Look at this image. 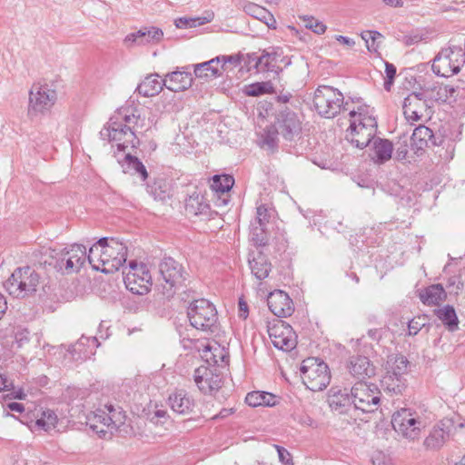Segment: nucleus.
Masks as SVG:
<instances>
[{
  "label": "nucleus",
  "mask_w": 465,
  "mask_h": 465,
  "mask_svg": "<svg viewBox=\"0 0 465 465\" xmlns=\"http://www.w3.org/2000/svg\"><path fill=\"white\" fill-rule=\"evenodd\" d=\"M40 262L53 266L63 274L77 272L86 261V248L83 244H72L57 250L52 247H43L40 251Z\"/></svg>",
  "instance_id": "f257e3e1"
},
{
  "label": "nucleus",
  "mask_w": 465,
  "mask_h": 465,
  "mask_svg": "<svg viewBox=\"0 0 465 465\" xmlns=\"http://www.w3.org/2000/svg\"><path fill=\"white\" fill-rule=\"evenodd\" d=\"M350 132L351 142L358 148H365L374 141L377 133V121L370 115V108L361 105L357 110H350Z\"/></svg>",
  "instance_id": "f03ea898"
},
{
  "label": "nucleus",
  "mask_w": 465,
  "mask_h": 465,
  "mask_svg": "<svg viewBox=\"0 0 465 465\" xmlns=\"http://www.w3.org/2000/svg\"><path fill=\"white\" fill-rule=\"evenodd\" d=\"M313 105L317 113L325 118H334L341 110H349V102L338 89L330 85H320L313 96Z\"/></svg>",
  "instance_id": "7ed1b4c3"
},
{
  "label": "nucleus",
  "mask_w": 465,
  "mask_h": 465,
  "mask_svg": "<svg viewBox=\"0 0 465 465\" xmlns=\"http://www.w3.org/2000/svg\"><path fill=\"white\" fill-rule=\"evenodd\" d=\"M40 284V274L32 267L16 268L5 282L10 295L25 298L34 294Z\"/></svg>",
  "instance_id": "20e7f679"
},
{
  "label": "nucleus",
  "mask_w": 465,
  "mask_h": 465,
  "mask_svg": "<svg viewBox=\"0 0 465 465\" xmlns=\"http://www.w3.org/2000/svg\"><path fill=\"white\" fill-rule=\"evenodd\" d=\"M57 100V93L46 83H35L29 91L27 116L30 119L51 111Z\"/></svg>",
  "instance_id": "39448f33"
},
{
  "label": "nucleus",
  "mask_w": 465,
  "mask_h": 465,
  "mask_svg": "<svg viewBox=\"0 0 465 465\" xmlns=\"http://www.w3.org/2000/svg\"><path fill=\"white\" fill-rule=\"evenodd\" d=\"M304 385L312 391L324 390L331 381L328 365L317 358H307L300 368Z\"/></svg>",
  "instance_id": "423d86ee"
},
{
  "label": "nucleus",
  "mask_w": 465,
  "mask_h": 465,
  "mask_svg": "<svg viewBox=\"0 0 465 465\" xmlns=\"http://www.w3.org/2000/svg\"><path fill=\"white\" fill-rule=\"evenodd\" d=\"M465 64V54L460 46H448L442 48L434 57L432 71L442 77H450L460 71Z\"/></svg>",
  "instance_id": "0eeeda50"
},
{
  "label": "nucleus",
  "mask_w": 465,
  "mask_h": 465,
  "mask_svg": "<svg viewBox=\"0 0 465 465\" xmlns=\"http://www.w3.org/2000/svg\"><path fill=\"white\" fill-rule=\"evenodd\" d=\"M100 136L103 140L115 143L118 154L126 148H137L140 145L139 136L129 131L123 123L114 114L106 125L101 130Z\"/></svg>",
  "instance_id": "6e6552de"
},
{
  "label": "nucleus",
  "mask_w": 465,
  "mask_h": 465,
  "mask_svg": "<svg viewBox=\"0 0 465 465\" xmlns=\"http://www.w3.org/2000/svg\"><path fill=\"white\" fill-rule=\"evenodd\" d=\"M187 316L193 327L203 331L213 332L218 321L216 308L205 299L193 301L188 307Z\"/></svg>",
  "instance_id": "1a4fd4ad"
},
{
  "label": "nucleus",
  "mask_w": 465,
  "mask_h": 465,
  "mask_svg": "<svg viewBox=\"0 0 465 465\" xmlns=\"http://www.w3.org/2000/svg\"><path fill=\"white\" fill-rule=\"evenodd\" d=\"M159 273L164 282L163 294L172 297L176 290L184 285L188 273L184 267L172 257H164L158 265Z\"/></svg>",
  "instance_id": "9d476101"
},
{
  "label": "nucleus",
  "mask_w": 465,
  "mask_h": 465,
  "mask_svg": "<svg viewBox=\"0 0 465 465\" xmlns=\"http://www.w3.org/2000/svg\"><path fill=\"white\" fill-rule=\"evenodd\" d=\"M352 405L362 412H373L381 402V391L373 383L357 381L351 389Z\"/></svg>",
  "instance_id": "9b49d317"
},
{
  "label": "nucleus",
  "mask_w": 465,
  "mask_h": 465,
  "mask_svg": "<svg viewBox=\"0 0 465 465\" xmlns=\"http://www.w3.org/2000/svg\"><path fill=\"white\" fill-rule=\"evenodd\" d=\"M127 270L123 272L125 287L135 294L147 293L152 286V276L147 266L143 263L137 264L132 261Z\"/></svg>",
  "instance_id": "f8f14e48"
},
{
  "label": "nucleus",
  "mask_w": 465,
  "mask_h": 465,
  "mask_svg": "<svg viewBox=\"0 0 465 465\" xmlns=\"http://www.w3.org/2000/svg\"><path fill=\"white\" fill-rule=\"evenodd\" d=\"M127 247L114 238H108L103 244V260L101 272L109 274L117 272L126 262Z\"/></svg>",
  "instance_id": "ddd939ff"
},
{
  "label": "nucleus",
  "mask_w": 465,
  "mask_h": 465,
  "mask_svg": "<svg viewBox=\"0 0 465 465\" xmlns=\"http://www.w3.org/2000/svg\"><path fill=\"white\" fill-rule=\"evenodd\" d=\"M274 124L280 135L287 141L295 140L302 133V120L294 111L286 105L278 110Z\"/></svg>",
  "instance_id": "4468645a"
},
{
  "label": "nucleus",
  "mask_w": 465,
  "mask_h": 465,
  "mask_svg": "<svg viewBox=\"0 0 465 465\" xmlns=\"http://www.w3.org/2000/svg\"><path fill=\"white\" fill-rule=\"evenodd\" d=\"M403 114L408 121L418 122L430 116L431 105L425 93H411L403 101Z\"/></svg>",
  "instance_id": "2eb2a0df"
},
{
  "label": "nucleus",
  "mask_w": 465,
  "mask_h": 465,
  "mask_svg": "<svg viewBox=\"0 0 465 465\" xmlns=\"http://www.w3.org/2000/svg\"><path fill=\"white\" fill-rule=\"evenodd\" d=\"M198 389L204 394L217 391L223 385V374L218 367L200 366L193 373Z\"/></svg>",
  "instance_id": "dca6fc26"
},
{
  "label": "nucleus",
  "mask_w": 465,
  "mask_h": 465,
  "mask_svg": "<svg viewBox=\"0 0 465 465\" xmlns=\"http://www.w3.org/2000/svg\"><path fill=\"white\" fill-rule=\"evenodd\" d=\"M391 424L393 429L406 439L414 440L420 434L421 421L413 417L406 409L393 414Z\"/></svg>",
  "instance_id": "f3484780"
},
{
  "label": "nucleus",
  "mask_w": 465,
  "mask_h": 465,
  "mask_svg": "<svg viewBox=\"0 0 465 465\" xmlns=\"http://www.w3.org/2000/svg\"><path fill=\"white\" fill-rule=\"evenodd\" d=\"M269 337L273 346L284 351H290L296 346V337L292 327L283 321L269 326Z\"/></svg>",
  "instance_id": "a211bd4d"
},
{
  "label": "nucleus",
  "mask_w": 465,
  "mask_h": 465,
  "mask_svg": "<svg viewBox=\"0 0 465 465\" xmlns=\"http://www.w3.org/2000/svg\"><path fill=\"white\" fill-rule=\"evenodd\" d=\"M282 50L272 48L270 50H263L261 55L255 53L248 54L249 63H253V66L257 72H270L279 74L282 68L280 65V58Z\"/></svg>",
  "instance_id": "6ab92c4d"
},
{
  "label": "nucleus",
  "mask_w": 465,
  "mask_h": 465,
  "mask_svg": "<svg viewBox=\"0 0 465 465\" xmlns=\"http://www.w3.org/2000/svg\"><path fill=\"white\" fill-rule=\"evenodd\" d=\"M190 342L192 349L200 353L202 359L209 365L208 367H218L220 361L224 362L227 359L223 348H221L217 342L207 340H194Z\"/></svg>",
  "instance_id": "aec40b11"
},
{
  "label": "nucleus",
  "mask_w": 465,
  "mask_h": 465,
  "mask_svg": "<svg viewBox=\"0 0 465 465\" xmlns=\"http://www.w3.org/2000/svg\"><path fill=\"white\" fill-rule=\"evenodd\" d=\"M270 311L277 317L291 316L294 311L293 302L289 295L281 290L272 292L267 298Z\"/></svg>",
  "instance_id": "412c9836"
},
{
  "label": "nucleus",
  "mask_w": 465,
  "mask_h": 465,
  "mask_svg": "<svg viewBox=\"0 0 465 465\" xmlns=\"http://www.w3.org/2000/svg\"><path fill=\"white\" fill-rule=\"evenodd\" d=\"M114 115L123 123V124L131 132L138 136L143 133L144 127V118L136 108L127 106L118 109Z\"/></svg>",
  "instance_id": "4be33fe9"
},
{
  "label": "nucleus",
  "mask_w": 465,
  "mask_h": 465,
  "mask_svg": "<svg viewBox=\"0 0 465 465\" xmlns=\"http://www.w3.org/2000/svg\"><path fill=\"white\" fill-rule=\"evenodd\" d=\"M163 36V31L157 27H143L135 33L126 35L124 38V44L127 47H133L134 45L158 43Z\"/></svg>",
  "instance_id": "5701e85b"
},
{
  "label": "nucleus",
  "mask_w": 465,
  "mask_h": 465,
  "mask_svg": "<svg viewBox=\"0 0 465 465\" xmlns=\"http://www.w3.org/2000/svg\"><path fill=\"white\" fill-rule=\"evenodd\" d=\"M411 147L416 151H422L430 145L436 146L441 143V139L435 137L432 130L425 125L416 127L411 137Z\"/></svg>",
  "instance_id": "b1692460"
},
{
  "label": "nucleus",
  "mask_w": 465,
  "mask_h": 465,
  "mask_svg": "<svg viewBox=\"0 0 465 465\" xmlns=\"http://www.w3.org/2000/svg\"><path fill=\"white\" fill-rule=\"evenodd\" d=\"M98 345L96 337L83 335L74 344L70 345L67 351L74 360H85L94 353V350Z\"/></svg>",
  "instance_id": "393cba45"
},
{
  "label": "nucleus",
  "mask_w": 465,
  "mask_h": 465,
  "mask_svg": "<svg viewBox=\"0 0 465 465\" xmlns=\"http://www.w3.org/2000/svg\"><path fill=\"white\" fill-rule=\"evenodd\" d=\"M185 212L189 216H201L208 218L213 212L204 195L194 193L185 201Z\"/></svg>",
  "instance_id": "a878e982"
},
{
  "label": "nucleus",
  "mask_w": 465,
  "mask_h": 465,
  "mask_svg": "<svg viewBox=\"0 0 465 465\" xmlns=\"http://www.w3.org/2000/svg\"><path fill=\"white\" fill-rule=\"evenodd\" d=\"M327 401L331 411L345 413L352 405L351 393L349 394L347 389L331 388Z\"/></svg>",
  "instance_id": "bb28decb"
},
{
  "label": "nucleus",
  "mask_w": 465,
  "mask_h": 465,
  "mask_svg": "<svg viewBox=\"0 0 465 465\" xmlns=\"http://www.w3.org/2000/svg\"><path fill=\"white\" fill-rule=\"evenodd\" d=\"M348 368L350 373L360 381L375 374V368L365 356L351 357Z\"/></svg>",
  "instance_id": "cd10ccee"
},
{
  "label": "nucleus",
  "mask_w": 465,
  "mask_h": 465,
  "mask_svg": "<svg viewBox=\"0 0 465 465\" xmlns=\"http://www.w3.org/2000/svg\"><path fill=\"white\" fill-rule=\"evenodd\" d=\"M165 87L172 92H182L191 87L192 74L187 71H174L167 74L164 79Z\"/></svg>",
  "instance_id": "c85d7f7f"
},
{
  "label": "nucleus",
  "mask_w": 465,
  "mask_h": 465,
  "mask_svg": "<svg viewBox=\"0 0 465 465\" xmlns=\"http://www.w3.org/2000/svg\"><path fill=\"white\" fill-rule=\"evenodd\" d=\"M446 422L443 420L437 423L430 434L424 440V446L428 450H440L447 441L450 431L446 430Z\"/></svg>",
  "instance_id": "c756f323"
},
{
  "label": "nucleus",
  "mask_w": 465,
  "mask_h": 465,
  "mask_svg": "<svg viewBox=\"0 0 465 465\" xmlns=\"http://www.w3.org/2000/svg\"><path fill=\"white\" fill-rule=\"evenodd\" d=\"M115 157L124 173L137 174L143 181L146 180L148 177L146 168L137 157L133 156L131 153H124L123 158L116 153Z\"/></svg>",
  "instance_id": "7c9ffc66"
},
{
  "label": "nucleus",
  "mask_w": 465,
  "mask_h": 465,
  "mask_svg": "<svg viewBox=\"0 0 465 465\" xmlns=\"http://www.w3.org/2000/svg\"><path fill=\"white\" fill-rule=\"evenodd\" d=\"M104 409L107 431L109 430L112 434L113 430H121V427L124 426L126 421V414L123 408L107 404Z\"/></svg>",
  "instance_id": "2f4dec72"
},
{
  "label": "nucleus",
  "mask_w": 465,
  "mask_h": 465,
  "mask_svg": "<svg viewBox=\"0 0 465 465\" xmlns=\"http://www.w3.org/2000/svg\"><path fill=\"white\" fill-rule=\"evenodd\" d=\"M169 405L179 414H188L193 411V400L184 391H176L169 396Z\"/></svg>",
  "instance_id": "473e14b6"
},
{
  "label": "nucleus",
  "mask_w": 465,
  "mask_h": 465,
  "mask_svg": "<svg viewBox=\"0 0 465 465\" xmlns=\"http://www.w3.org/2000/svg\"><path fill=\"white\" fill-rule=\"evenodd\" d=\"M447 297L443 286L440 283L431 284L420 291L419 298L425 305H439Z\"/></svg>",
  "instance_id": "72a5a7b5"
},
{
  "label": "nucleus",
  "mask_w": 465,
  "mask_h": 465,
  "mask_svg": "<svg viewBox=\"0 0 465 465\" xmlns=\"http://www.w3.org/2000/svg\"><path fill=\"white\" fill-rule=\"evenodd\" d=\"M159 74H149L142 83L137 86L136 91L138 94L144 97H151L158 94L165 86L166 83L159 79Z\"/></svg>",
  "instance_id": "f704fd0d"
},
{
  "label": "nucleus",
  "mask_w": 465,
  "mask_h": 465,
  "mask_svg": "<svg viewBox=\"0 0 465 465\" xmlns=\"http://www.w3.org/2000/svg\"><path fill=\"white\" fill-rule=\"evenodd\" d=\"M249 265L252 273L258 280H263L268 277L272 271V263L268 257L262 252H257L252 259H249Z\"/></svg>",
  "instance_id": "c9c22d12"
},
{
  "label": "nucleus",
  "mask_w": 465,
  "mask_h": 465,
  "mask_svg": "<svg viewBox=\"0 0 465 465\" xmlns=\"http://www.w3.org/2000/svg\"><path fill=\"white\" fill-rule=\"evenodd\" d=\"M221 58L219 56L209 61L193 64V72L198 78H216L221 75Z\"/></svg>",
  "instance_id": "e433bc0d"
},
{
  "label": "nucleus",
  "mask_w": 465,
  "mask_h": 465,
  "mask_svg": "<svg viewBox=\"0 0 465 465\" xmlns=\"http://www.w3.org/2000/svg\"><path fill=\"white\" fill-rule=\"evenodd\" d=\"M381 387L390 396L401 395L407 387L406 379L396 377L394 373L392 376L384 375L381 380Z\"/></svg>",
  "instance_id": "4c0bfd02"
},
{
  "label": "nucleus",
  "mask_w": 465,
  "mask_h": 465,
  "mask_svg": "<svg viewBox=\"0 0 465 465\" xmlns=\"http://www.w3.org/2000/svg\"><path fill=\"white\" fill-rule=\"evenodd\" d=\"M86 425L90 427V429L98 434L102 438H106L108 431L106 429V421H105V411L104 410H96L94 412L89 413L86 416Z\"/></svg>",
  "instance_id": "58836bf2"
},
{
  "label": "nucleus",
  "mask_w": 465,
  "mask_h": 465,
  "mask_svg": "<svg viewBox=\"0 0 465 465\" xmlns=\"http://www.w3.org/2000/svg\"><path fill=\"white\" fill-rule=\"evenodd\" d=\"M437 318L450 331H454L459 328V320L455 309L451 305H445L434 311Z\"/></svg>",
  "instance_id": "ea45409f"
},
{
  "label": "nucleus",
  "mask_w": 465,
  "mask_h": 465,
  "mask_svg": "<svg viewBox=\"0 0 465 465\" xmlns=\"http://www.w3.org/2000/svg\"><path fill=\"white\" fill-rule=\"evenodd\" d=\"M373 152L375 162L384 163L391 158L393 145L391 141L383 138H376L373 141Z\"/></svg>",
  "instance_id": "a19ab883"
},
{
  "label": "nucleus",
  "mask_w": 465,
  "mask_h": 465,
  "mask_svg": "<svg viewBox=\"0 0 465 465\" xmlns=\"http://www.w3.org/2000/svg\"><path fill=\"white\" fill-rule=\"evenodd\" d=\"M276 396L266 391H252L245 397V402L252 407L276 405Z\"/></svg>",
  "instance_id": "79ce46f5"
},
{
  "label": "nucleus",
  "mask_w": 465,
  "mask_h": 465,
  "mask_svg": "<svg viewBox=\"0 0 465 465\" xmlns=\"http://www.w3.org/2000/svg\"><path fill=\"white\" fill-rule=\"evenodd\" d=\"M242 10L253 18L263 22L270 25V22H275L272 15L263 6L254 4L252 2H244L242 4Z\"/></svg>",
  "instance_id": "37998d69"
},
{
  "label": "nucleus",
  "mask_w": 465,
  "mask_h": 465,
  "mask_svg": "<svg viewBox=\"0 0 465 465\" xmlns=\"http://www.w3.org/2000/svg\"><path fill=\"white\" fill-rule=\"evenodd\" d=\"M107 242V237L101 238L93 246L90 247L89 252L86 254V259L88 260L92 268L95 271L101 272V269H103V244H105Z\"/></svg>",
  "instance_id": "c03bdc74"
},
{
  "label": "nucleus",
  "mask_w": 465,
  "mask_h": 465,
  "mask_svg": "<svg viewBox=\"0 0 465 465\" xmlns=\"http://www.w3.org/2000/svg\"><path fill=\"white\" fill-rule=\"evenodd\" d=\"M409 361L404 356H395L388 361V368L385 375L395 374L396 377L405 378L408 372Z\"/></svg>",
  "instance_id": "a18cd8bd"
},
{
  "label": "nucleus",
  "mask_w": 465,
  "mask_h": 465,
  "mask_svg": "<svg viewBox=\"0 0 465 465\" xmlns=\"http://www.w3.org/2000/svg\"><path fill=\"white\" fill-rule=\"evenodd\" d=\"M233 183L234 179L232 175H214L210 186L212 193H230Z\"/></svg>",
  "instance_id": "49530a36"
},
{
  "label": "nucleus",
  "mask_w": 465,
  "mask_h": 465,
  "mask_svg": "<svg viewBox=\"0 0 465 465\" xmlns=\"http://www.w3.org/2000/svg\"><path fill=\"white\" fill-rule=\"evenodd\" d=\"M250 240L255 246H265L269 241L268 228L251 222Z\"/></svg>",
  "instance_id": "de8ad7c7"
},
{
  "label": "nucleus",
  "mask_w": 465,
  "mask_h": 465,
  "mask_svg": "<svg viewBox=\"0 0 465 465\" xmlns=\"http://www.w3.org/2000/svg\"><path fill=\"white\" fill-rule=\"evenodd\" d=\"M280 133L278 132V128L275 126H271L265 129L261 136L262 147L267 148L268 150L274 152L278 148V135Z\"/></svg>",
  "instance_id": "09e8293b"
},
{
  "label": "nucleus",
  "mask_w": 465,
  "mask_h": 465,
  "mask_svg": "<svg viewBox=\"0 0 465 465\" xmlns=\"http://www.w3.org/2000/svg\"><path fill=\"white\" fill-rule=\"evenodd\" d=\"M274 209L266 204H260L256 207V215L252 223L268 228L271 220L274 216Z\"/></svg>",
  "instance_id": "8fccbe9b"
},
{
  "label": "nucleus",
  "mask_w": 465,
  "mask_h": 465,
  "mask_svg": "<svg viewBox=\"0 0 465 465\" xmlns=\"http://www.w3.org/2000/svg\"><path fill=\"white\" fill-rule=\"evenodd\" d=\"M57 423V416L52 411H44L42 417L36 420L35 427L38 430L50 431L54 429Z\"/></svg>",
  "instance_id": "3c124183"
},
{
  "label": "nucleus",
  "mask_w": 465,
  "mask_h": 465,
  "mask_svg": "<svg viewBox=\"0 0 465 465\" xmlns=\"http://www.w3.org/2000/svg\"><path fill=\"white\" fill-rule=\"evenodd\" d=\"M272 91L273 87L270 82L254 83L245 87V94L249 96H259L271 94Z\"/></svg>",
  "instance_id": "603ef678"
},
{
  "label": "nucleus",
  "mask_w": 465,
  "mask_h": 465,
  "mask_svg": "<svg viewBox=\"0 0 465 465\" xmlns=\"http://www.w3.org/2000/svg\"><path fill=\"white\" fill-rule=\"evenodd\" d=\"M210 22L206 17H180L175 20L177 28L186 29L204 25Z\"/></svg>",
  "instance_id": "864d4df0"
},
{
  "label": "nucleus",
  "mask_w": 465,
  "mask_h": 465,
  "mask_svg": "<svg viewBox=\"0 0 465 465\" xmlns=\"http://www.w3.org/2000/svg\"><path fill=\"white\" fill-rule=\"evenodd\" d=\"M426 97H428L429 102L431 100L440 102V103H445L448 99V95L446 94V87L445 84H438L433 86L431 89L427 90L425 92Z\"/></svg>",
  "instance_id": "5fc2aeb1"
},
{
  "label": "nucleus",
  "mask_w": 465,
  "mask_h": 465,
  "mask_svg": "<svg viewBox=\"0 0 465 465\" xmlns=\"http://www.w3.org/2000/svg\"><path fill=\"white\" fill-rule=\"evenodd\" d=\"M303 21L306 22L305 26L317 35L324 34L327 29V26L322 22H320L313 17H304Z\"/></svg>",
  "instance_id": "6e6d98bb"
},
{
  "label": "nucleus",
  "mask_w": 465,
  "mask_h": 465,
  "mask_svg": "<svg viewBox=\"0 0 465 465\" xmlns=\"http://www.w3.org/2000/svg\"><path fill=\"white\" fill-rule=\"evenodd\" d=\"M426 325V319L422 316L414 317L408 323L409 335L414 336Z\"/></svg>",
  "instance_id": "4d7b16f0"
},
{
  "label": "nucleus",
  "mask_w": 465,
  "mask_h": 465,
  "mask_svg": "<svg viewBox=\"0 0 465 465\" xmlns=\"http://www.w3.org/2000/svg\"><path fill=\"white\" fill-rule=\"evenodd\" d=\"M386 79L384 81V89L390 91L396 76V67L394 64L385 62Z\"/></svg>",
  "instance_id": "13d9d810"
},
{
  "label": "nucleus",
  "mask_w": 465,
  "mask_h": 465,
  "mask_svg": "<svg viewBox=\"0 0 465 465\" xmlns=\"http://www.w3.org/2000/svg\"><path fill=\"white\" fill-rule=\"evenodd\" d=\"M445 87H446V94L448 95L446 104H451V103L456 102L458 96L461 95L463 93V89H461L459 86L445 84Z\"/></svg>",
  "instance_id": "bf43d9fd"
},
{
  "label": "nucleus",
  "mask_w": 465,
  "mask_h": 465,
  "mask_svg": "<svg viewBox=\"0 0 465 465\" xmlns=\"http://www.w3.org/2000/svg\"><path fill=\"white\" fill-rule=\"evenodd\" d=\"M280 461L284 465H293L291 453L282 446H275Z\"/></svg>",
  "instance_id": "052dcab7"
},
{
  "label": "nucleus",
  "mask_w": 465,
  "mask_h": 465,
  "mask_svg": "<svg viewBox=\"0 0 465 465\" xmlns=\"http://www.w3.org/2000/svg\"><path fill=\"white\" fill-rule=\"evenodd\" d=\"M213 201L216 207H224L230 202V193H213Z\"/></svg>",
  "instance_id": "680f3d73"
},
{
  "label": "nucleus",
  "mask_w": 465,
  "mask_h": 465,
  "mask_svg": "<svg viewBox=\"0 0 465 465\" xmlns=\"http://www.w3.org/2000/svg\"><path fill=\"white\" fill-rule=\"evenodd\" d=\"M407 154H408V143H407V139L405 138L402 143H398L395 155H396L397 160H404V159H406Z\"/></svg>",
  "instance_id": "e2e57ef3"
},
{
  "label": "nucleus",
  "mask_w": 465,
  "mask_h": 465,
  "mask_svg": "<svg viewBox=\"0 0 465 465\" xmlns=\"http://www.w3.org/2000/svg\"><path fill=\"white\" fill-rule=\"evenodd\" d=\"M221 58V69H224L227 63L232 64L235 66L239 65L241 63V58L238 55H222L219 56Z\"/></svg>",
  "instance_id": "0e129e2a"
},
{
  "label": "nucleus",
  "mask_w": 465,
  "mask_h": 465,
  "mask_svg": "<svg viewBox=\"0 0 465 465\" xmlns=\"http://www.w3.org/2000/svg\"><path fill=\"white\" fill-rule=\"evenodd\" d=\"M151 193L153 195L154 199L163 200L167 196V193L162 188L161 183H154V186L151 187Z\"/></svg>",
  "instance_id": "69168bd1"
},
{
  "label": "nucleus",
  "mask_w": 465,
  "mask_h": 465,
  "mask_svg": "<svg viewBox=\"0 0 465 465\" xmlns=\"http://www.w3.org/2000/svg\"><path fill=\"white\" fill-rule=\"evenodd\" d=\"M167 418V412L164 410H157L154 411L153 415L151 417V421L153 423H163Z\"/></svg>",
  "instance_id": "338daca9"
},
{
  "label": "nucleus",
  "mask_w": 465,
  "mask_h": 465,
  "mask_svg": "<svg viewBox=\"0 0 465 465\" xmlns=\"http://www.w3.org/2000/svg\"><path fill=\"white\" fill-rule=\"evenodd\" d=\"M238 308L239 317L246 319L248 317V305L242 298L239 299Z\"/></svg>",
  "instance_id": "774afa93"
}]
</instances>
